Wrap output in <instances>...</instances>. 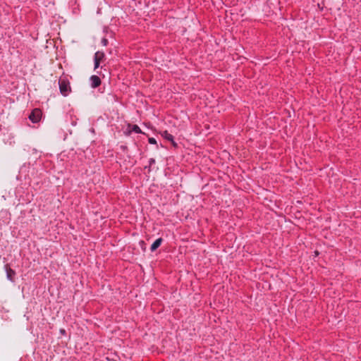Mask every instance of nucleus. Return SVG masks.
I'll list each match as a JSON object with an SVG mask.
<instances>
[{
    "mask_svg": "<svg viewBox=\"0 0 361 361\" xmlns=\"http://www.w3.org/2000/svg\"><path fill=\"white\" fill-rule=\"evenodd\" d=\"M162 243V238H157L151 245L150 250L152 252H154L156 250L161 244Z\"/></svg>",
    "mask_w": 361,
    "mask_h": 361,
    "instance_id": "423d86ee",
    "label": "nucleus"
},
{
    "mask_svg": "<svg viewBox=\"0 0 361 361\" xmlns=\"http://www.w3.org/2000/svg\"><path fill=\"white\" fill-rule=\"evenodd\" d=\"M59 90L61 94L64 97L68 95L71 92L69 82L65 78H60L59 81Z\"/></svg>",
    "mask_w": 361,
    "mask_h": 361,
    "instance_id": "f257e3e1",
    "label": "nucleus"
},
{
    "mask_svg": "<svg viewBox=\"0 0 361 361\" xmlns=\"http://www.w3.org/2000/svg\"><path fill=\"white\" fill-rule=\"evenodd\" d=\"M149 142L152 145H156L157 144V140L154 137H149V140H148Z\"/></svg>",
    "mask_w": 361,
    "mask_h": 361,
    "instance_id": "1a4fd4ad",
    "label": "nucleus"
},
{
    "mask_svg": "<svg viewBox=\"0 0 361 361\" xmlns=\"http://www.w3.org/2000/svg\"><path fill=\"white\" fill-rule=\"evenodd\" d=\"M41 118L42 111L38 109H34L29 116V119L34 123H38Z\"/></svg>",
    "mask_w": 361,
    "mask_h": 361,
    "instance_id": "f03ea898",
    "label": "nucleus"
},
{
    "mask_svg": "<svg viewBox=\"0 0 361 361\" xmlns=\"http://www.w3.org/2000/svg\"><path fill=\"white\" fill-rule=\"evenodd\" d=\"M6 271L7 279L9 281H13V276L15 274V271L13 270H12L11 269L8 268L7 266H6Z\"/></svg>",
    "mask_w": 361,
    "mask_h": 361,
    "instance_id": "0eeeda50",
    "label": "nucleus"
},
{
    "mask_svg": "<svg viewBox=\"0 0 361 361\" xmlns=\"http://www.w3.org/2000/svg\"><path fill=\"white\" fill-rule=\"evenodd\" d=\"M161 135L164 138L171 142V143L173 144V146L176 145V144L173 140V136L171 134L169 133L166 130L161 132Z\"/></svg>",
    "mask_w": 361,
    "mask_h": 361,
    "instance_id": "39448f33",
    "label": "nucleus"
},
{
    "mask_svg": "<svg viewBox=\"0 0 361 361\" xmlns=\"http://www.w3.org/2000/svg\"><path fill=\"white\" fill-rule=\"evenodd\" d=\"M128 128H130V132H134L135 133H142L140 128L137 125L129 126Z\"/></svg>",
    "mask_w": 361,
    "mask_h": 361,
    "instance_id": "6e6552de",
    "label": "nucleus"
},
{
    "mask_svg": "<svg viewBox=\"0 0 361 361\" xmlns=\"http://www.w3.org/2000/svg\"><path fill=\"white\" fill-rule=\"evenodd\" d=\"M61 334H64V333H65V330L61 329Z\"/></svg>",
    "mask_w": 361,
    "mask_h": 361,
    "instance_id": "f8f14e48",
    "label": "nucleus"
},
{
    "mask_svg": "<svg viewBox=\"0 0 361 361\" xmlns=\"http://www.w3.org/2000/svg\"><path fill=\"white\" fill-rule=\"evenodd\" d=\"M104 57V54L102 52H96L94 54V69H97L99 66V61Z\"/></svg>",
    "mask_w": 361,
    "mask_h": 361,
    "instance_id": "20e7f679",
    "label": "nucleus"
},
{
    "mask_svg": "<svg viewBox=\"0 0 361 361\" xmlns=\"http://www.w3.org/2000/svg\"><path fill=\"white\" fill-rule=\"evenodd\" d=\"M102 44H103L104 46H106V45L107 44V43H108V40H107L106 39L104 38V39H102Z\"/></svg>",
    "mask_w": 361,
    "mask_h": 361,
    "instance_id": "9d476101",
    "label": "nucleus"
},
{
    "mask_svg": "<svg viewBox=\"0 0 361 361\" xmlns=\"http://www.w3.org/2000/svg\"><path fill=\"white\" fill-rule=\"evenodd\" d=\"M90 81L92 88H96L101 84V80L97 75H92L90 78Z\"/></svg>",
    "mask_w": 361,
    "mask_h": 361,
    "instance_id": "7ed1b4c3",
    "label": "nucleus"
},
{
    "mask_svg": "<svg viewBox=\"0 0 361 361\" xmlns=\"http://www.w3.org/2000/svg\"><path fill=\"white\" fill-rule=\"evenodd\" d=\"M154 163H155V160H154V159H149V164H154Z\"/></svg>",
    "mask_w": 361,
    "mask_h": 361,
    "instance_id": "9b49d317",
    "label": "nucleus"
}]
</instances>
